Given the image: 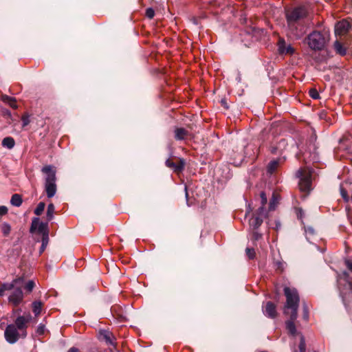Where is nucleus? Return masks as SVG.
Returning <instances> with one entry per match:
<instances>
[{
    "label": "nucleus",
    "instance_id": "obj_1",
    "mask_svg": "<svg viewBox=\"0 0 352 352\" xmlns=\"http://www.w3.org/2000/svg\"><path fill=\"white\" fill-rule=\"evenodd\" d=\"M307 16L308 10L302 6L285 10L287 30L294 38L299 39L306 33Z\"/></svg>",
    "mask_w": 352,
    "mask_h": 352
},
{
    "label": "nucleus",
    "instance_id": "obj_2",
    "mask_svg": "<svg viewBox=\"0 0 352 352\" xmlns=\"http://www.w3.org/2000/svg\"><path fill=\"white\" fill-rule=\"evenodd\" d=\"M284 294L286 297L284 313L287 315L289 314V320L285 322L286 329L292 336H296L298 332L294 321L298 317V309L300 302L299 295L296 289L289 287L284 288Z\"/></svg>",
    "mask_w": 352,
    "mask_h": 352
},
{
    "label": "nucleus",
    "instance_id": "obj_3",
    "mask_svg": "<svg viewBox=\"0 0 352 352\" xmlns=\"http://www.w3.org/2000/svg\"><path fill=\"white\" fill-rule=\"evenodd\" d=\"M346 265L352 273V262L346 260ZM338 286L340 291V295L343 301L352 298V278L346 272H344L338 276Z\"/></svg>",
    "mask_w": 352,
    "mask_h": 352
},
{
    "label": "nucleus",
    "instance_id": "obj_4",
    "mask_svg": "<svg viewBox=\"0 0 352 352\" xmlns=\"http://www.w3.org/2000/svg\"><path fill=\"white\" fill-rule=\"evenodd\" d=\"M41 171L45 174V190L48 198L53 197L56 192V170L51 165H47L42 168Z\"/></svg>",
    "mask_w": 352,
    "mask_h": 352
},
{
    "label": "nucleus",
    "instance_id": "obj_5",
    "mask_svg": "<svg viewBox=\"0 0 352 352\" xmlns=\"http://www.w3.org/2000/svg\"><path fill=\"white\" fill-rule=\"evenodd\" d=\"M314 175V169L309 166L300 168L297 171L296 177L300 179L298 185L301 191L309 192L311 190V182Z\"/></svg>",
    "mask_w": 352,
    "mask_h": 352
},
{
    "label": "nucleus",
    "instance_id": "obj_6",
    "mask_svg": "<svg viewBox=\"0 0 352 352\" xmlns=\"http://www.w3.org/2000/svg\"><path fill=\"white\" fill-rule=\"evenodd\" d=\"M328 41L327 36L320 31H313L306 38L309 47L314 51L323 50Z\"/></svg>",
    "mask_w": 352,
    "mask_h": 352
},
{
    "label": "nucleus",
    "instance_id": "obj_7",
    "mask_svg": "<svg viewBox=\"0 0 352 352\" xmlns=\"http://www.w3.org/2000/svg\"><path fill=\"white\" fill-rule=\"evenodd\" d=\"M6 340L10 344L16 343L19 338H22L21 332L16 328L14 324H8L4 332Z\"/></svg>",
    "mask_w": 352,
    "mask_h": 352
},
{
    "label": "nucleus",
    "instance_id": "obj_8",
    "mask_svg": "<svg viewBox=\"0 0 352 352\" xmlns=\"http://www.w3.org/2000/svg\"><path fill=\"white\" fill-rule=\"evenodd\" d=\"M31 320L32 316L28 314L27 315L18 316L14 321V324L16 325V328L21 332L22 338H25L27 336L28 324Z\"/></svg>",
    "mask_w": 352,
    "mask_h": 352
},
{
    "label": "nucleus",
    "instance_id": "obj_9",
    "mask_svg": "<svg viewBox=\"0 0 352 352\" xmlns=\"http://www.w3.org/2000/svg\"><path fill=\"white\" fill-rule=\"evenodd\" d=\"M314 151H305L302 153H300L297 155V157L299 160L303 161L305 164L316 163L319 161V157L316 151H315V147L313 146Z\"/></svg>",
    "mask_w": 352,
    "mask_h": 352
},
{
    "label": "nucleus",
    "instance_id": "obj_10",
    "mask_svg": "<svg viewBox=\"0 0 352 352\" xmlns=\"http://www.w3.org/2000/svg\"><path fill=\"white\" fill-rule=\"evenodd\" d=\"M265 215V209L263 207H259L256 214L250 219V226L253 230L258 228L263 223Z\"/></svg>",
    "mask_w": 352,
    "mask_h": 352
},
{
    "label": "nucleus",
    "instance_id": "obj_11",
    "mask_svg": "<svg viewBox=\"0 0 352 352\" xmlns=\"http://www.w3.org/2000/svg\"><path fill=\"white\" fill-rule=\"evenodd\" d=\"M47 223L41 222L40 219L38 217L33 218L30 228L31 232L37 230L38 233L43 234V235L46 236V234H47Z\"/></svg>",
    "mask_w": 352,
    "mask_h": 352
},
{
    "label": "nucleus",
    "instance_id": "obj_12",
    "mask_svg": "<svg viewBox=\"0 0 352 352\" xmlns=\"http://www.w3.org/2000/svg\"><path fill=\"white\" fill-rule=\"evenodd\" d=\"M278 51L280 55H292L295 52L294 48L290 45H287L283 38H280L278 42Z\"/></svg>",
    "mask_w": 352,
    "mask_h": 352
},
{
    "label": "nucleus",
    "instance_id": "obj_13",
    "mask_svg": "<svg viewBox=\"0 0 352 352\" xmlns=\"http://www.w3.org/2000/svg\"><path fill=\"white\" fill-rule=\"evenodd\" d=\"M288 140L280 138L275 144L271 146V153L273 154H282L287 149Z\"/></svg>",
    "mask_w": 352,
    "mask_h": 352
},
{
    "label": "nucleus",
    "instance_id": "obj_14",
    "mask_svg": "<svg viewBox=\"0 0 352 352\" xmlns=\"http://www.w3.org/2000/svg\"><path fill=\"white\" fill-rule=\"evenodd\" d=\"M23 298V294L22 289L16 288L14 289L12 294L9 296V301L15 306L19 305Z\"/></svg>",
    "mask_w": 352,
    "mask_h": 352
},
{
    "label": "nucleus",
    "instance_id": "obj_15",
    "mask_svg": "<svg viewBox=\"0 0 352 352\" xmlns=\"http://www.w3.org/2000/svg\"><path fill=\"white\" fill-rule=\"evenodd\" d=\"M98 338L101 341H104L109 346H114V337L113 334L107 330H100Z\"/></svg>",
    "mask_w": 352,
    "mask_h": 352
},
{
    "label": "nucleus",
    "instance_id": "obj_16",
    "mask_svg": "<svg viewBox=\"0 0 352 352\" xmlns=\"http://www.w3.org/2000/svg\"><path fill=\"white\" fill-rule=\"evenodd\" d=\"M263 311L265 316L270 318H274L276 316V306L272 302H267L266 305L263 307Z\"/></svg>",
    "mask_w": 352,
    "mask_h": 352
},
{
    "label": "nucleus",
    "instance_id": "obj_17",
    "mask_svg": "<svg viewBox=\"0 0 352 352\" xmlns=\"http://www.w3.org/2000/svg\"><path fill=\"white\" fill-rule=\"evenodd\" d=\"M350 28L349 23L346 20H342L336 23L335 32L337 34L342 35L348 32Z\"/></svg>",
    "mask_w": 352,
    "mask_h": 352
},
{
    "label": "nucleus",
    "instance_id": "obj_18",
    "mask_svg": "<svg viewBox=\"0 0 352 352\" xmlns=\"http://www.w3.org/2000/svg\"><path fill=\"white\" fill-rule=\"evenodd\" d=\"M285 160V157H278L276 160H272L267 167V173L272 175L276 170L280 164L283 162Z\"/></svg>",
    "mask_w": 352,
    "mask_h": 352
},
{
    "label": "nucleus",
    "instance_id": "obj_19",
    "mask_svg": "<svg viewBox=\"0 0 352 352\" xmlns=\"http://www.w3.org/2000/svg\"><path fill=\"white\" fill-rule=\"evenodd\" d=\"M166 165L168 167L173 168L175 172H180L184 168V162L182 160H180L178 164H175L170 160H167L166 161Z\"/></svg>",
    "mask_w": 352,
    "mask_h": 352
},
{
    "label": "nucleus",
    "instance_id": "obj_20",
    "mask_svg": "<svg viewBox=\"0 0 352 352\" xmlns=\"http://www.w3.org/2000/svg\"><path fill=\"white\" fill-rule=\"evenodd\" d=\"M188 135V131L184 128H177L175 130V138L177 140H184Z\"/></svg>",
    "mask_w": 352,
    "mask_h": 352
},
{
    "label": "nucleus",
    "instance_id": "obj_21",
    "mask_svg": "<svg viewBox=\"0 0 352 352\" xmlns=\"http://www.w3.org/2000/svg\"><path fill=\"white\" fill-rule=\"evenodd\" d=\"M1 100L9 104L12 108L13 109H17V104L16 101L14 98L8 96L7 95H2L1 96Z\"/></svg>",
    "mask_w": 352,
    "mask_h": 352
},
{
    "label": "nucleus",
    "instance_id": "obj_22",
    "mask_svg": "<svg viewBox=\"0 0 352 352\" xmlns=\"http://www.w3.org/2000/svg\"><path fill=\"white\" fill-rule=\"evenodd\" d=\"M15 142L13 138L6 137L2 140V146L8 149H11L14 146Z\"/></svg>",
    "mask_w": 352,
    "mask_h": 352
},
{
    "label": "nucleus",
    "instance_id": "obj_23",
    "mask_svg": "<svg viewBox=\"0 0 352 352\" xmlns=\"http://www.w3.org/2000/svg\"><path fill=\"white\" fill-rule=\"evenodd\" d=\"M334 49L341 56H344L346 54V49L338 41L334 43Z\"/></svg>",
    "mask_w": 352,
    "mask_h": 352
},
{
    "label": "nucleus",
    "instance_id": "obj_24",
    "mask_svg": "<svg viewBox=\"0 0 352 352\" xmlns=\"http://www.w3.org/2000/svg\"><path fill=\"white\" fill-rule=\"evenodd\" d=\"M22 198L19 194H14L10 199V203L12 206L19 207L22 204Z\"/></svg>",
    "mask_w": 352,
    "mask_h": 352
},
{
    "label": "nucleus",
    "instance_id": "obj_25",
    "mask_svg": "<svg viewBox=\"0 0 352 352\" xmlns=\"http://www.w3.org/2000/svg\"><path fill=\"white\" fill-rule=\"evenodd\" d=\"M25 279L23 277H19L12 280L10 285H13V289L20 288L24 287Z\"/></svg>",
    "mask_w": 352,
    "mask_h": 352
},
{
    "label": "nucleus",
    "instance_id": "obj_26",
    "mask_svg": "<svg viewBox=\"0 0 352 352\" xmlns=\"http://www.w3.org/2000/svg\"><path fill=\"white\" fill-rule=\"evenodd\" d=\"M55 212V207L53 204H50L47 206L46 217L47 221H51L54 218V214Z\"/></svg>",
    "mask_w": 352,
    "mask_h": 352
},
{
    "label": "nucleus",
    "instance_id": "obj_27",
    "mask_svg": "<svg viewBox=\"0 0 352 352\" xmlns=\"http://www.w3.org/2000/svg\"><path fill=\"white\" fill-rule=\"evenodd\" d=\"M42 303L40 301H34L32 303V311L36 316H38L42 309Z\"/></svg>",
    "mask_w": 352,
    "mask_h": 352
},
{
    "label": "nucleus",
    "instance_id": "obj_28",
    "mask_svg": "<svg viewBox=\"0 0 352 352\" xmlns=\"http://www.w3.org/2000/svg\"><path fill=\"white\" fill-rule=\"evenodd\" d=\"M305 235L307 240L311 243V236H313L315 234V230L311 227H307L305 228Z\"/></svg>",
    "mask_w": 352,
    "mask_h": 352
},
{
    "label": "nucleus",
    "instance_id": "obj_29",
    "mask_svg": "<svg viewBox=\"0 0 352 352\" xmlns=\"http://www.w3.org/2000/svg\"><path fill=\"white\" fill-rule=\"evenodd\" d=\"M13 289V285H10V283H3L0 286V296H3L4 295V292L6 291L11 290Z\"/></svg>",
    "mask_w": 352,
    "mask_h": 352
},
{
    "label": "nucleus",
    "instance_id": "obj_30",
    "mask_svg": "<svg viewBox=\"0 0 352 352\" xmlns=\"http://www.w3.org/2000/svg\"><path fill=\"white\" fill-rule=\"evenodd\" d=\"M1 230L3 234L6 236L10 234V230H11V227H10V224L4 222L2 223L1 226Z\"/></svg>",
    "mask_w": 352,
    "mask_h": 352
},
{
    "label": "nucleus",
    "instance_id": "obj_31",
    "mask_svg": "<svg viewBox=\"0 0 352 352\" xmlns=\"http://www.w3.org/2000/svg\"><path fill=\"white\" fill-rule=\"evenodd\" d=\"M300 334V343L298 346L299 351L300 352H305L306 351V343H305V339L303 335L301 333Z\"/></svg>",
    "mask_w": 352,
    "mask_h": 352
},
{
    "label": "nucleus",
    "instance_id": "obj_32",
    "mask_svg": "<svg viewBox=\"0 0 352 352\" xmlns=\"http://www.w3.org/2000/svg\"><path fill=\"white\" fill-rule=\"evenodd\" d=\"M45 207V204L44 202H40L34 210V214L37 216L41 215L43 213Z\"/></svg>",
    "mask_w": 352,
    "mask_h": 352
},
{
    "label": "nucleus",
    "instance_id": "obj_33",
    "mask_svg": "<svg viewBox=\"0 0 352 352\" xmlns=\"http://www.w3.org/2000/svg\"><path fill=\"white\" fill-rule=\"evenodd\" d=\"M35 286V283L33 280H28L27 283L25 282L24 283V289L28 292H31L33 289V288Z\"/></svg>",
    "mask_w": 352,
    "mask_h": 352
},
{
    "label": "nucleus",
    "instance_id": "obj_34",
    "mask_svg": "<svg viewBox=\"0 0 352 352\" xmlns=\"http://www.w3.org/2000/svg\"><path fill=\"white\" fill-rule=\"evenodd\" d=\"M21 121H22V126L25 127L30 122V116L28 113L23 114L21 117Z\"/></svg>",
    "mask_w": 352,
    "mask_h": 352
},
{
    "label": "nucleus",
    "instance_id": "obj_35",
    "mask_svg": "<svg viewBox=\"0 0 352 352\" xmlns=\"http://www.w3.org/2000/svg\"><path fill=\"white\" fill-rule=\"evenodd\" d=\"M309 96L313 99H315V100L318 99L320 98L319 93L318 92V91L316 89H311L309 90Z\"/></svg>",
    "mask_w": 352,
    "mask_h": 352
},
{
    "label": "nucleus",
    "instance_id": "obj_36",
    "mask_svg": "<svg viewBox=\"0 0 352 352\" xmlns=\"http://www.w3.org/2000/svg\"><path fill=\"white\" fill-rule=\"evenodd\" d=\"M340 194L344 201L348 202L349 201V197L347 194V192L343 188H340Z\"/></svg>",
    "mask_w": 352,
    "mask_h": 352
},
{
    "label": "nucleus",
    "instance_id": "obj_37",
    "mask_svg": "<svg viewBox=\"0 0 352 352\" xmlns=\"http://www.w3.org/2000/svg\"><path fill=\"white\" fill-rule=\"evenodd\" d=\"M246 254L250 259H253L255 256V252L253 248H246Z\"/></svg>",
    "mask_w": 352,
    "mask_h": 352
},
{
    "label": "nucleus",
    "instance_id": "obj_38",
    "mask_svg": "<svg viewBox=\"0 0 352 352\" xmlns=\"http://www.w3.org/2000/svg\"><path fill=\"white\" fill-rule=\"evenodd\" d=\"M155 15V11L153 8H148L146 10V16L148 19H152Z\"/></svg>",
    "mask_w": 352,
    "mask_h": 352
},
{
    "label": "nucleus",
    "instance_id": "obj_39",
    "mask_svg": "<svg viewBox=\"0 0 352 352\" xmlns=\"http://www.w3.org/2000/svg\"><path fill=\"white\" fill-rule=\"evenodd\" d=\"M47 240H48V235L46 234V236H44L43 238L42 245H41V250H40L41 252H43L44 250L45 249L46 245L47 243Z\"/></svg>",
    "mask_w": 352,
    "mask_h": 352
},
{
    "label": "nucleus",
    "instance_id": "obj_40",
    "mask_svg": "<svg viewBox=\"0 0 352 352\" xmlns=\"http://www.w3.org/2000/svg\"><path fill=\"white\" fill-rule=\"evenodd\" d=\"M261 204H262V206L261 207H263L264 208V206L266 204L267 201L266 195L264 192H261Z\"/></svg>",
    "mask_w": 352,
    "mask_h": 352
},
{
    "label": "nucleus",
    "instance_id": "obj_41",
    "mask_svg": "<svg viewBox=\"0 0 352 352\" xmlns=\"http://www.w3.org/2000/svg\"><path fill=\"white\" fill-rule=\"evenodd\" d=\"M303 318L306 320L309 319L308 307L305 304L303 305Z\"/></svg>",
    "mask_w": 352,
    "mask_h": 352
},
{
    "label": "nucleus",
    "instance_id": "obj_42",
    "mask_svg": "<svg viewBox=\"0 0 352 352\" xmlns=\"http://www.w3.org/2000/svg\"><path fill=\"white\" fill-rule=\"evenodd\" d=\"M261 237V234L254 230L252 235V239L254 241H258Z\"/></svg>",
    "mask_w": 352,
    "mask_h": 352
},
{
    "label": "nucleus",
    "instance_id": "obj_43",
    "mask_svg": "<svg viewBox=\"0 0 352 352\" xmlns=\"http://www.w3.org/2000/svg\"><path fill=\"white\" fill-rule=\"evenodd\" d=\"M44 331H45V327L44 325L43 324H39L38 328H37V333L39 334V335H42L44 333Z\"/></svg>",
    "mask_w": 352,
    "mask_h": 352
},
{
    "label": "nucleus",
    "instance_id": "obj_44",
    "mask_svg": "<svg viewBox=\"0 0 352 352\" xmlns=\"http://www.w3.org/2000/svg\"><path fill=\"white\" fill-rule=\"evenodd\" d=\"M8 212V208L6 206H0V215H4L7 214Z\"/></svg>",
    "mask_w": 352,
    "mask_h": 352
},
{
    "label": "nucleus",
    "instance_id": "obj_45",
    "mask_svg": "<svg viewBox=\"0 0 352 352\" xmlns=\"http://www.w3.org/2000/svg\"><path fill=\"white\" fill-rule=\"evenodd\" d=\"M285 263L283 262H276L277 269L283 270L284 269Z\"/></svg>",
    "mask_w": 352,
    "mask_h": 352
},
{
    "label": "nucleus",
    "instance_id": "obj_46",
    "mask_svg": "<svg viewBox=\"0 0 352 352\" xmlns=\"http://www.w3.org/2000/svg\"><path fill=\"white\" fill-rule=\"evenodd\" d=\"M274 209V197H273V200L270 201V210Z\"/></svg>",
    "mask_w": 352,
    "mask_h": 352
},
{
    "label": "nucleus",
    "instance_id": "obj_47",
    "mask_svg": "<svg viewBox=\"0 0 352 352\" xmlns=\"http://www.w3.org/2000/svg\"><path fill=\"white\" fill-rule=\"evenodd\" d=\"M67 352H80V350L78 348L76 347H72L70 348Z\"/></svg>",
    "mask_w": 352,
    "mask_h": 352
},
{
    "label": "nucleus",
    "instance_id": "obj_48",
    "mask_svg": "<svg viewBox=\"0 0 352 352\" xmlns=\"http://www.w3.org/2000/svg\"><path fill=\"white\" fill-rule=\"evenodd\" d=\"M297 215H298V217L299 219H302V218L303 212H302V210L301 209H299V210H298V212Z\"/></svg>",
    "mask_w": 352,
    "mask_h": 352
},
{
    "label": "nucleus",
    "instance_id": "obj_49",
    "mask_svg": "<svg viewBox=\"0 0 352 352\" xmlns=\"http://www.w3.org/2000/svg\"><path fill=\"white\" fill-rule=\"evenodd\" d=\"M184 189H185V191H186V199H188V192H187V187H186V186H185Z\"/></svg>",
    "mask_w": 352,
    "mask_h": 352
},
{
    "label": "nucleus",
    "instance_id": "obj_50",
    "mask_svg": "<svg viewBox=\"0 0 352 352\" xmlns=\"http://www.w3.org/2000/svg\"><path fill=\"white\" fill-rule=\"evenodd\" d=\"M292 352H297L296 349L294 348L292 351Z\"/></svg>",
    "mask_w": 352,
    "mask_h": 352
},
{
    "label": "nucleus",
    "instance_id": "obj_51",
    "mask_svg": "<svg viewBox=\"0 0 352 352\" xmlns=\"http://www.w3.org/2000/svg\"><path fill=\"white\" fill-rule=\"evenodd\" d=\"M194 23H195V24H197V22H196V20H195V19H194Z\"/></svg>",
    "mask_w": 352,
    "mask_h": 352
}]
</instances>
